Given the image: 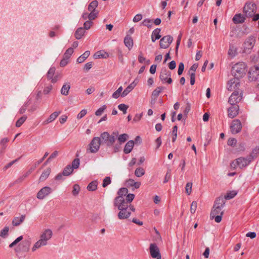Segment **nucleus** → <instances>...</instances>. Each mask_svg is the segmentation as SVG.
<instances>
[{
    "instance_id": "nucleus-1",
    "label": "nucleus",
    "mask_w": 259,
    "mask_h": 259,
    "mask_svg": "<svg viewBox=\"0 0 259 259\" xmlns=\"http://www.w3.org/2000/svg\"><path fill=\"white\" fill-rule=\"evenodd\" d=\"M246 65L243 62H239L235 64L232 68L231 73L235 78L230 79L228 83V90L232 91L235 89H238L240 85L239 78L245 75Z\"/></svg>"
},
{
    "instance_id": "nucleus-2",
    "label": "nucleus",
    "mask_w": 259,
    "mask_h": 259,
    "mask_svg": "<svg viewBox=\"0 0 259 259\" xmlns=\"http://www.w3.org/2000/svg\"><path fill=\"white\" fill-rule=\"evenodd\" d=\"M118 135V132H113L111 135L107 132H104L100 135L102 145H105L107 147H112Z\"/></svg>"
},
{
    "instance_id": "nucleus-3",
    "label": "nucleus",
    "mask_w": 259,
    "mask_h": 259,
    "mask_svg": "<svg viewBox=\"0 0 259 259\" xmlns=\"http://www.w3.org/2000/svg\"><path fill=\"white\" fill-rule=\"evenodd\" d=\"M102 145L100 137H94L88 145L87 153H95L97 152Z\"/></svg>"
},
{
    "instance_id": "nucleus-4",
    "label": "nucleus",
    "mask_w": 259,
    "mask_h": 259,
    "mask_svg": "<svg viewBox=\"0 0 259 259\" xmlns=\"http://www.w3.org/2000/svg\"><path fill=\"white\" fill-rule=\"evenodd\" d=\"M256 6L254 3H246L243 8V13L247 17H252L256 12Z\"/></svg>"
},
{
    "instance_id": "nucleus-5",
    "label": "nucleus",
    "mask_w": 259,
    "mask_h": 259,
    "mask_svg": "<svg viewBox=\"0 0 259 259\" xmlns=\"http://www.w3.org/2000/svg\"><path fill=\"white\" fill-rule=\"evenodd\" d=\"M235 89L237 90H235L229 98L228 102L231 105H237L242 99V92L240 93L238 88Z\"/></svg>"
},
{
    "instance_id": "nucleus-6",
    "label": "nucleus",
    "mask_w": 259,
    "mask_h": 259,
    "mask_svg": "<svg viewBox=\"0 0 259 259\" xmlns=\"http://www.w3.org/2000/svg\"><path fill=\"white\" fill-rule=\"evenodd\" d=\"M255 42V38L254 36L251 35L248 37L243 44L244 51L249 53L253 48Z\"/></svg>"
},
{
    "instance_id": "nucleus-7",
    "label": "nucleus",
    "mask_w": 259,
    "mask_h": 259,
    "mask_svg": "<svg viewBox=\"0 0 259 259\" xmlns=\"http://www.w3.org/2000/svg\"><path fill=\"white\" fill-rule=\"evenodd\" d=\"M31 241L29 239H25L20 243L15 251L16 252H26L29 250Z\"/></svg>"
},
{
    "instance_id": "nucleus-8",
    "label": "nucleus",
    "mask_w": 259,
    "mask_h": 259,
    "mask_svg": "<svg viewBox=\"0 0 259 259\" xmlns=\"http://www.w3.org/2000/svg\"><path fill=\"white\" fill-rule=\"evenodd\" d=\"M114 206L117 207L118 209H121L128 207V203L126 202L124 197L117 196L114 200Z\"/></svg>"
},
{
    "instance_id": "nucleus-9",
    "label": "nucleus",
    "mask_w": 259,
    "mask_h": 259,
    "mask_svg": "<svg viewBox=\"0 0 259 259\" xmlns=\"http://www.w3.org/2000/svg\"><path fill=\"white\" fill-rule=\"evenodd\" d=\"M170 76L171 72L166 69H163L160 72L159 78L163 83L170 84L172 81Z\"/></svg>"
},
{
    "instance_id": "nucleus-10",
    "label": "nucleus",
    "mask_w": 259,
    "mask_h": 259,
    "mask_svg": "<svg viewBox=\"0 0 259 259\" xmlns=\"http://www.w3.org/2000/svg\"><path fill=\"white\" fill-rule=\"evenodd\" d=\"M150 253L152 257L161 259V256L159 249L155 243H151L149 247Z\"/></svg>"
},
{
    "instance_id": "nucleus-11",
    "label": "nucleus",
    "mask_w": 259,
    "mask_h": 259,
    "mask_svg": "<svg viewBox=\"0 0 259 259\" xmlns=\"http://www.w3.org/2000/svg\"><path fill=\"white\" fill-rule=\"evenodd\" d=\"M173 38L171 36L168 35L162 37L159 41V46L160 48L166 49L171 44Z\"/></svg>"
},
{
    "instance_id": "nucleus-12",
    "label": "nucleus",
    "mask_w": 259,
    "mask_h": 259,
    "mask_svg": "<svg viewBox=\"0 0 259 259\" xmlns=\"http://www.w3.org/2000/svg\"><path fill=\"white\" fill-rule=\"evenodd\" d=\"M242 128V124L238 119L233 120L230 126L231 131L232 134H235L239 133Z\"/></svg>"
},
{
    "instance_id": "nucleus-13",
    "label": "nucleus",
    "mask_w": 259,
    "mask_h": 259,
    "mask_svg": "<svg viewBox=\"0 0 259 259\" xmlns=\"http://www.w3.org/2000/svg\"><path fill=\"white\" fill-rule=\"evenodd\" d=\"M51 192L52 189L50 187H44L38 192L36 195L37 198L40 200H42L46 196L50 194Z\"/></svg>"
},
{
    "instance_id": "nucleus-14",
    "label": "nucleus",
    "mask_w": 259,
    "mask_h": 259,
    "mask_svg": "<svg viewBox=\"0 0 259 259\" xmlns=\"http://www.w3.org/2000/svg\"><path fill=\"white\" fill-rule=\"evenodd\" d=\"M235 161H236L237 166H238L240 168L246 166L251 162V161L247 156L246 157H239L237 158Z\"/></svg>"
},
{
    "instance_id": "nucleus-15",
    "label": "nucleus",
    "mask_w": 259,
    "mask_h": 259,
    "mask_svg": "<svg viewBox=\"0 0 259 259\" xmlns=\"http://www.w3.org/2000/svg\"><path fill=\"white\" fill-rule=\"evenodd\" d=\"M239 106L238 105H231L228 109V117L233 118L238 114Z\"/></svg>"
},
{
    "instance_id": "nucleus-16",
    "label": "nucleus",
    "mask_w": 259,
    "mask_h": 259,
    "mask_svg": "<svg viewBox=\"0 0 259 259\" xmlns=\"http://www.w3.org/2000/svg\"><path fill=\"white\" fill-rule=\"evenodd\" d=\"M119 210L120 211L118 214V218L120 220L126 219L131 214V212L129 210L128 207L123 208Z\"/></svg>"
},
{
    "instance_id": "nucleus-17",
    "label": "nucleus",
    "mask_w": 259,
    "mask_h": 259,
    "mask_svg": "<svg viewBox=\"0 0 259 259\" xmlns=\"http://www.w3.org/2000/svg\"><path fill=\"white\" fill-rule=\"evenodd\" d=\"M53 232L50 229L45 230L40 235V238L48 243V241L52 238Z\"/></svg>"
},
{
    "instance_id": "nucleus-18",
    "label": "nucleus",
    "mask_w": 259,
    "mask_h": 259,
    "mask_svg": "<svg viewBox=\"0 0 259 259\" xmlns=\"http://www.w3.org/2000/svg\"><path fill=\"white\" fill-rule=\"evenodd\" d=\"M255 70L252 71L250 70L248 72V77L250 80L253 81L257 79L259 75V69L258 67L255 68Z\"/></svg>"
},
{
    "instance_id": "nucleus-19",
    "label": "nucleus",
    "mask_w": 259,
    "mask_h": 259,
    "mask_svg": "<svg viewBox=\"0 0 259 259\" xmlns=\"http://www.w3.org/2000/svg\"><path fill=\"white\" fill-rule=\"evenodd\" d=\"M225 204V199L223 197H220L216 199L213 208H219L221 207L223 208Z\"/></svg>"
},
{
    "instance_id": "nucleus-20",
    "label": "nucleus",
    "mask_w": 259,
    "mask_h": 259,
    "mask_svg": "<svg viewBox=\"0 0 259 259\" xmlns=\"http://www.w3.org/2000/svg\"><path fill=\"white\" fill-rule=\"evenodd\" d=\"M245 17L241 14H235L232 19V21L235 24L242 23L245 21Z\"/></svg>"
},
{
    "instance_id": "nucleus-21",
    "label": "nucleus",
    "mask_w": 259,
    "mask_h": 259,
    "mask_svg": "<svg viewBox=\"0 0 259 259\" xmlns=\"http://www.w3.org/2000/svg\"><path fill=\"white\" fill-rule=\"evenodd\" d=\"M47 244L48 243L47 242L40 238V239L34 244L32 248V251L34 252L36 249L40 248L41 246H46Z\"/></svg>"
},
{
    "instance_id": "nucleus-22",
    "label": "nucleus",
    "mask_w": 259,
    "mask_h": 259,
    "mask_svg": "<svg viewBox=\"0 0 259 259\" xmlns=\"http://www.w3.org/2000/svg\"><path fill=\"white\" fill-rule=\"evenodd\" d=\"M134 141L133 140H130L128 141L124 148L123 152L125 154H128L130 153L134 147Z\"/></svg>"
},
{
    "instance_id": "nucleus-23",
    "label": "nucleus",
    "mask_w": 259,
    "mask_h": 259,
    "mask_svg": "<svg viewBox=\"0 0 259 259\" xmlns=\"http://www.w3.org/2000/svg\"><path fill=\"white\" fill-rule=\"evenodd\" d=\"M124 45L130 50L133 47V40L131 36L127 35L124 39Z\"/></svg>"
},
{
    "instance_id": "nucleus-24",
    "label": "nucleus",
    "mask_w": 259,
    "mask_h": 259,
    "mask_svg": "<svg viewBox=\"0 0 259 259\" xmlns=\"http://www.w3.org/2000/svg\"><path fill=\"white\" fill-rule=\"evenodd\" d=\"M161 29L160 28H156L154 29L151 35V40L152 42H155L156 40L159 39L161 37L160 35Z\"/></svg>"
},
{
    "instance_id": "nucleus-25",
    "label": "nucleus",
    "mask_w": 259,
    "mask_h": 259,
    "mask_svg": "<svg viewBox=\"0 0 259 259\" xmlns=\"http://www.w3.org/2000/svg\"><path fill=\"white\" fill-rule=\"evenodd\" d=\"M25 218V215H22L20 218L15 217L12 221V225L14 226H19L23 221H24Z\"/></svg>"
},
{
    "instance_id": "nucleus-26",
    "label": "nucleus",
    "mask_w": 259,
    "mask_h": 259,
    "mask_svg": "<svg viewBox=\"0 0 259 259\" xmlns=\"http://www.w3.org/2000/svg\"><path fill=\"white\" fill-rule=\"evenodd\" d=\"M60 113H61L60 111H58V112L56 111V112H54L53 113H52L50 115L49 118L44 121L45 124H48V123L54 121L58 117V116L60 114Z\"/></svg>"
},
{
    "instance_id": "nucleus-27",
    "label": "nucleus",
    "mask_w": 259,
    "mask_h": 259,
    "mask_svg": "<svg viewBox=\"0 0 259 259\" xmlns=\"http://www.w3.org/2000/svg\"><path fill=\"white\" fill-rule=\"evenodd\" d=\"M85 32V29L83 27H79L75 31L74 36L77 39H79L84 35Z\"/></svg>"
},
{
    "instance_id": "nucleus-28",
    "label": "nucleus",
    "mask_w": 259,
    "mask_h": 259,
    "mask_svg": "<svg viewBox=\"0 0 259 259\" xmlns=\"http://www.w3.org/2000/svg\"><path fill=\"white\" fill-rule=\"evenodd\" d=\"M258 154H259V147H256L255 148L252 149L251 153L247 157L252 161L257 156Z\"/></svg>"
},
{
    "instance_id": "nucleus-29",
    "label": "nucleus",
    "mask_w": 259,
    "mask_h": 259,
    "mask_svg": "<svg viewBox=\"0 0 259 259\" xmlns=\"http://www.w3.org/2000/svg\"><path fill=\"white\" fill-rule=\"evenodd\" d=\"M51 172V168H48L45 170L40 175L39 180L40 182H43L45 181L49 177Z\"/></svg>"
},
{
    "instance_id": "nucleus-30",
    "label": "nucleus",
    "mask_w": 259,
    "mask_h": 259,
    "mask_svg": "<svg viewBox=\"0 0 259 259\" xmlns=\"http://www.w3.org/2000/svg\"><path fill=\"white\" fill-rule=\"evenodd\" d=\"M135 87V84H134V82H133L128 85L127 87L122 92L121 94V97H124L127 95L133 90Z\"/></svg>"
},
{
    "instance_id": "nucleus-31",
    "label": "nucleus",
    "mask_w": 259,
    "mask_h": 259,
    "mask_svg": "<svg viewBox=\"0 0 259 259\" xmlns=\"http://www.w3.org/2000/svg\"><path fill=\"white\" fill-rule=\"evenodd\" d=\"M94 57L96 59L98 58H107L109 57V54L107 52H105L104 51H99L96 52Z\"/></svg>"
},
{
    "instance_id": "nucleus-32",
    "label": "nucleus",
    "mask_w": 259,
    "mask_h": 259,
    "mask_svg": "<svg viewBox=\"0 0 259 259\" xmlns=\"http://www.w3.org/2000/svg\"><path fill=\"white\" fill-rule=\"evenodd\" d=\"M90 52L89 51H85L82 55L77 59V62L78 63H82L90 56Z\"/></svg>"
},
{
    "instance_id": "nucleus-33",
    "label": "nucleus",
    "mask_w": 259,
    "mask_h": 259,
    "mask_svg": "<svg viewBox=\"0 0 259 259\" xmlns=\"http://www.w3.org/2000/svg\"><path fill=\"white\" fill-rule=\"evenodd\" d=\"M222 209L221 207H219V208L213 207L210 213V217L213 218L217 214H221V215H223L224 211L222 210Z\"/></svg>"
},
{
    "instance_id": "nucleus-34",
    "label": "nucleus",
    "mask_w": 259,
    "mask_h": 259,
    "mask_svg": "<svg viewBox=\"0 0 259 259\" xmlns=\"http://www.w3.org/2000/svg\"><path fill=\"white\" fill-rule=\"evenodd\" d=\"M98 182L97 181H93L89 183L87 186V189L90 191H95L97 189Z\"/></svg>"
},
{
    "instance_id": "nucleus-35",
    "label": "nucleus",
    "mask_w": 259,
    "mask_h": 259,
    "mask_svg": "<svg viewBox=\"0 0 259 259\" xmlns=\"http://www.w3.org/2000/svg\"><path fill=\"white\" fill-rule=\"evenodd\" d=\"M98 2L97 1L95 0L92 1L88 6V10L90 12H96L97 11L96 9L98 7Z\"/></svg>"
},
{
    "instance_id": "nucleus-36",
    "label": "nucleus",
    "mask_w": 259,
    "mask_h": 259,
    "mask_svg": "<svg viewBox=\"0 0 259 259\" xmlns=\"http://www.w3.org/2000/svg\"><path fill=\"white\" fill-rule=\"evenodd\" d=\"M164 89L162 87H158L156 88L152 93V98L156 99L159 96L160 92Z\"/></svg>"
},
{
    "instance_id": "nucleus-37",
    "label": "nucleus",
    "mask_w": 259,
    "mask_h": 259,
    "mask_svg": "<svg viewBox=\"0 0 259 259\" xmlns=\"http://www.w3.org/2000/svg\"><path fill=\"white\" fill-rule=\"evenodd\" d=\"M70 88V85L69 83H65L64 84L61 90V94L64 96L68 95Z\"/></svg>"
},
{
    "instance_id": "nucleus-38",
    "label": "nucleus",
    "mask_w": 259,
    "mask_h": 259,
    "mask_svg": "<svg viewBox=\"0 0 259 259\" xmlns=\"http://www.w3.org/2000/svg\"><path fill=\"white\" fill-rule=\"evenodd\" d=\"M73 169L70 165H67L63 169L62 172L64 176H69L73 171Z\"/></svg>"
},
{
    "instance_id": "nucleus-39",
    "label": "nucleus",
    "mask_w": 259,
    "mask_h": 259,
    "mask_svg": "<svg viewBox=\"0 0 259 259\" xmlns=\"http://www.w3.org/2000/svg\"><path fill=\"white\" fill-rule=\"evenodd\" d=\"M117 140L119 145H121L127 140L128 138V136L127 134H122L119 135L118 137L117 136Z\"/></svg>"
},
{
    "instance_id": "nucleus-40",
    "label": "nucleus",
    "mask_w": 259,
    "mask_h": 259,
    "mask_svg": "<svg viewBox=\"0 0 259 259\" xmlns=\"http://www.w3.org/2000/svg\"><path fill=\"white\" fill-rule=\"evenodd\" d=\"M236 195L237 192L235 191H231L228 192L223 197L226 200V199H231L234 198Z\"/></svg>"
},
{
    "instance_id": "nucleus-41",
    "label": "nucleus",
    "mask_w": 259,
    "mask_h": 259,
    "mask_svg": "<svg viewBox=\"0 0 259 259\" xmlns=\"http://www.w3.org/2000/svg\"><path fill=\"white\" fill-rule=\"evenodd\" d=\"M122 87H120L115 92H114L112 95L113 98L117 99L120 96H121L122 91Z\"/></svg>"
},
{
    "instance_id": "nucleus-42",
    "label": "nucleus",
    "mask_w": 259,
    "mask_h": 259,
    "mask_svg": "<svg viewBox=\"0 0 259 259\" xmlns=\"http://www.w3.org/2000/svg\"><path fill=\"white\" fill-rule=\"evenodd\" d=\"M145 174V171L143 168L142 167H138L136 168L135 171V175L137 177H141L143 176Z\"/></svg>"
},
{
    "instance_id": "nucleus-43",
    "label": "nucleus",
    "mask_w": 259,
    "mask_h": 259,
    "mask_svg": "<svg viewBox=\"0 0 259 259\" xmlns=\"http://www.w3.org/2000/svg\"><path fill=\"white\" fill-rule=\"evenodd\" d=\"M128 193V189L126 188H121L118 191V196L124 197Z\"/></svg>"
},
{
    "instance_id": "nucleus-44",
    "label": "nucleus",
    "mask_w": 259,
    "mask_h": 259,
    "mask_svg": "<svg viewBox=\"0 0 259 259\" xmlns=\"http://www.w3.org/2000/svg\"><path fill=\"white\" fill-rule=\"evenodd\" d=\"M56 68L54 67H51L47 73V78L51 79L54 76Z\"/></svg>"
},
{
    "instance_id": "nucleus-45",
    "label": "nucleus",
    "mask_w": 259,
    "mask_h": 259,
    "mask_svg": "<svg viewBox=\"0 0 259 259\" xmlns=\"http://www.w3.org/2000/svg\"><path fill=\"white\" fill-rule=\"evenodd\" d=\"M80 164V160L79 158H75L71 162V167L73 169H77Z\"/></svg>"
},
{
    "instance_id": "nucleus-46",
    "label": "nucleus",
    "mask_w": 259,
    "mask_h": 259,
    "mask_svg": "<svg viewBox=\"0 0 259 259\" xmlns=\"http://www.w3.org/2000/svg\"><path fill=\"white\" fill-rule=\"evenodd\" d=\"M73 53V49L72 48H68L65 52L63 57L67 59H69L71 57V55Z\"/></svg>"
},
{
    "instance_id": "nucleus-47",
    "label": "nucleus",
    "mask_w": 259,
    "mask_h": 259,
    "mask_svg": "<svg viewBox=\"0 0 259 259\" xmlns=\"http://www.w3.org/2000/svg\"><path fill=\"white\" fill-rule=\"evenodd\" d=\"M27 119V116L24 115L20 118L16 123V127H20Z\"/></svg>"
},
{
    "instance_id": "nucleus-48",
    "label": "nucleus",
    "mask_w": 259,
    "mask_h": 259,
    "mask_svg": "<svg viewBox=\"0 0 259 259\" xmlns=\"http://www.w3.org/2000/svg\"><path fill=\"white\" fill-rule=\"evenodd\" d=\"M177 132H178V126L177 125H175L172 127V142H175L177 139Z\"/></svg>"
},
{
    "instance_id": "nucleus-49",
    "label": "nucleus",
    "mask_w": 259,
    "mask_h": 259,
    "mask_svg": "<svg viewBox=\"0 0 259 259\" xmlns=\"http://www.w3.org/2000/svg\"><path fill=\"white\" fill-rule=\"evenodd\" d=\"M80 191V187L78 184L73 185L72 193L74 196H77Z\"/></svg>"
},
{
    "instance_id": "nucleus-50",
    "label": "nucleus",
    "mask_w": 259,
    "mask_h": 259,
    "mask_svg": "<svg viewBox=\"0 0 259 259\" xmlns=\"http://www.w3.org/2000/svg\"><path fill=\"white\" fill-rule=\"evenodd\" d=\"M152 20L150 19H145L142 22V24L144 26H147L148 28L152 27Z\"/></svg>"
},
{
    "instance_id": "nucleus-51",
    "label": "nucleus",
    "mask_w": 259,
    "mask_h": 259,
    "mask_svg": "<svg viewBox=\"0 0 259 259\" xmlns=\"http://www.w3.org/2000/svg\"><path fill=\"white\" fill-rule=\"evenodd\" d=\"M111 183V178L110 177H106L103 180L102 186L104 188H105L108 185L110 184Z\"/></svg>"
},
{
    "instance_id": "nucleus-52",
    "label": "nucleus",
    "mask_w": 259,
    "mask_h": 259,
    "mask_svg": "<svg viewBox=\"0 0 259 259\" xmlns=\"http://www.w3.org/2000/svg\"><path fill=\"white\" fill-rule=\"evenodd\" d=\"M9 230V228L8 227H5L0 232V236L2 237H6L8 234Z\"/></svg>"
},
{
    "instance_id": "nucleus-53",
    "label": "nucleus",
    "mask_w": 259,
    "mask_h": 259,
    "mask_svg": "<svg viewBox=\"0 0 259 259\" xmlns=\"http://www.w3.org/2000/svg\"><path fill=\"white\" fill-rule=\"evenodd\" d=\"M192 183H187L186 186L185 190L186 192L188 195H190L192 192Z\"/></svg>"
},
{
    "instance_id": "nucleus-54",
    "label": "nucleus",
    "mask_w": 259,
    "mask_h": 259,
    "mask_svg": "<svg viewBox=\"0 0 259 259\" xmlns=\"http://www.w3.org/2000/svg\"><path fill=\"white\" fill-rule=\"evenodd\" d=\"M98 14V11L96 12H91L90 14H89L88 16V19L89 20L91 21L94 20L97 17Z\"/></svg>"
},
{
    "instance_id": "nucleus-55",
    "label": "nucleus",
    "mask_w": 259,
    "mask_h": 259,
    "mask_svg": "<svg viewBox=\"0 0 259 259\" xmlns=\"http://www.w3.org/2000/svg\"><path fill=\"white\" fill-rule=\"evenodd\" d=\"M118 108L123 114H125L128 106L124 104H121L118 105Z\"/></svg>"
},
{
    "instance_id": "nucleus-56",
    "label": "nucleus",
    "mask_w": 259,
    "mask_h": 259,
    "mask_svg": "<svg viewBox=\"0 0 259 259\" xmlns=\"http://www.w3.org/2000/svg\"><path fill=\"white\" fill-rule=\"evenodd\" d=\"M107 107L105 105H103L101 107L99 108L95 112L96 116H100L104 111L106 109Z\"/></svg>"
},
{
    "instance_id": "nucleus-57",
    "label": "nucleus",
    "mask_w": 259,
    "mask_h": 259,
    "mask_svg": "<svg viewBox=\"0 0 259 259\" xmlns=\"http://www.w3.org/2000/svg\"><path fill=\"white\" fill-rule=\"evenodd\" d=\"M93 23L92 21H90V20H87L84 23V24H83V28L85 29V30H88L92 26V25H93Z\"/></svg>"
},
{
    "instance_id": "nucleus-58",
    "label": "nucleus",
    "mask_w": 259,
    "mask_h": 259,
    "mask_svg": "<svg viewBox=\"0 0 259 259\" xmlns=\"http://www.w3.org/2000/svg\"><path fill=\"white\" fill-rule=\"evenodd\" d=\"M197 208V202L195 201H194L192 202L191 208H190V212L192 214H193L195 212Z\"/></svg>"
},
{
    "instance_id": "nucleus-59",
    "label": "nucleus",
    "mask_w": 259,
    "mask_h": 259,
    "mask_svg": "<svg viewBox=\"0 0 259 259\" xmlns=\"http://www.w3.org/2000/svg\"><path fill=\"white\" fill-rule=\"evenodd\" d=\"M228 145L231 147H234L237 143V140L235 138H230L228 140Z\"/></svg>"
},
{
    "instance_id": "nucleus-60",
    "label": "nucleus",
    "mask_w": 259,
    "mask_h": 259,
    "mask_svg": "<svg viewBox=\"0 0 259 259\" xmlns=\"http://www.w3.org/2000/svg\"><path fill=\"white\" fill-rule=\"evenodd\" d=\"M29 102V101H28L26 103H25L20 109L19 112L20 114H23L25 112L27 106L30 104Z\"/></svg>"
},
{
    "instance_id": "nucleus-61",
    "label": "nucleus",
    "mask_w": 259,
    "mask_h": 259,
    "mask_svg": "<svg viewBox=\"0 0 259 259\" xmlns=\"http://www.w3.org/2000/svg\"><path fill=\"white\" fill-rule=\"evenodd\" d=\"M135 195L134 194H128L126 196L125 200L126 202L130 204L134 199Z\"/></svg>"
},
{
    "instance_id": "nucleus-62",
    "label": "nucleus",
    "mask_w": 259,
    "mask_h": 259,
    "mask_svg": "<svg viewBox=\"0 0 259 259\" xmlns=\"http://www.w3.org/2000/svg\"><path fill=\"white\" fill-rule=\"evenodd\" d=\"M184 69V64L183 63L181 62L179 65V68L178 70V74L179 75H181Z\"/></svg>"
},
{
    "instance_id": "nucleus-63",
    "label": "nucleus",
    "mask_w": 259,
    "mask_h": 259,
    "mask_svg": "<svg viewBox=\"0 0 259 259\" xmlns=\"http://www.w3.org/2000/svg\"><path fill=\"white\" fill-rule=\"evenodd\" d=\"M171 178L170 169H168L165 176L163 183H167Z\"/></svg>"
},
{
    "instance_id": "nucleus-64",
    "label": "nucleus",
    "mask_w": 259,
    "mask_h": 259,
    "mask_svg": "<svg viewBox=\"0 0 259 259\" xmlns=\"http://www.w3.org/2000/svg\"><path fill=\"white\" fill-rule=\"evenodd\" d=\"M245 144L244 142L240 143L237 146V151H244L245 150Z\"/></svg>"
}]
</instances>
